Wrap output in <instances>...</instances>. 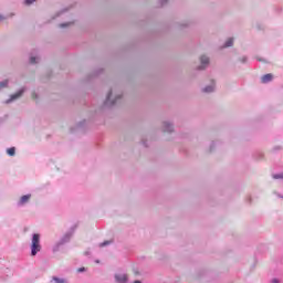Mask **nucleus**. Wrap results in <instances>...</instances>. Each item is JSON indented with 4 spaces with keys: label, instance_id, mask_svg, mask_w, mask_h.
Wrapping results in <instances>:
<instances>
[{
    "label": "nucleus",
    "instance_id": "nucleus-1",
    "mask_svg": "<svg viewBox=\"0 0 283 283\" xmlns=\"http://www.w3.org/2000/svg\"><path fill=\"white\" fill-rule=\"evenodd\" d=\"M41 251V235L39 233L33 234L31 244V255H36Z\"/></svg>",
    "mask_w": 283,
    "mask_h": 283
},
{
    "label": "nucleus",
    "instance_id": "nucleus-5",
    "mask_svg": "<svg viewBox=\"0 0 283 283\" xmlns=\"http://www.w3.org/2000/svg\"><path fill=\"white\" fill-rule=\"evenodd\" d=\"M200 61H201V70H205V66L206 65H209V57H207V56H205V55H202L201 57H200Z\"/></svg>",
    "mask_w": 283,
    "mask_h": 283
},
{
    "label": "nucleus",
    "instance_id": "nucleus-11",
    "mask_svg": "<svg viewBox=\"0 0 283 283\" xmlns=\"http://www.w3.org/2000/svg\"><path fill=\"white\" fill-rule=\"evenodd\" d=\"M53 280L55 281V283H67V281H65V279H60L54 276Z\"/></svg>",
    "mask_w": 283,
    "mask_h": 283
},
{
    "label": "nucleus",
    "instance_id": "nucleus-13",
    "mask_svg": "<svg viewBox=\"0 0 283 283\" xmlns=\"http://www.w3.org/2000/svg\"><path fill=\"white\" fill-rule=\"evenodd\" d=\"M34 1H36V0H25L24 3H25V6H32V3H34Z\"/></svg>",
    "mask_w": 283,
    "mask_h": 283
},
{
    "label": "nucleus",
    "instance_id": "nucleus-22",
    "mask_svg": "<svg viewBox=\"0 0 283 283\" xmlns=\"http://www.w3.org/2000/svg\"><path fill=\"white\" fill-rule=\"evenodd\" d=\"M134 283H140V281H134Z\"/></svg>",
    "mask_w": 283,
    "mask_h": 283
},
{
    "label": "nucleus",
    "instance_id": "nucleus-15",
    "mask_svg": "<svg viewBox=\"0 0 283 283\" xmlns=\"http://www.w3.org/2000/svg\"><path fill=\"white\" fill-rule=\"evenodd\" d=\"M112 98V92L108 93L107 97H106V103H109V99Z\"/></svg>",
    "mask_w": 283,
    "mask_h": 283
},
{
    "label": "nucleus",
    "instance_id": "nucleus-17",
    "mask_svg": "<svg viewBox=\"0 0 283 283\" xmlns=\"http://www.w3.org/2000/svg\"><path fill=\"white\" fill-rule=\"evenodd\" d=\"M273 178H274L275 180H277V179H280V178H283V175H274Z\"/></svg>",
    "mask_w": 283,
    "mask_h": 283
},
{
    "label": "nucleus",
    "instance_id": "nucleus-12",
    "mask_svg": "<svg viewBox=\"0 0 283 283\" xmlns=\"http://www.w3.org/2000/svg\"><path fill=\"white\" fill-rule=\"evenodd\" d=\"M2 87H8V80L0 82V90H2Z\"/></svg>",
    "mask_w": 283,
    "mask_h": 283
},
{
    "label": "nucleus",
    "instance_id": "nucleus-6",
    "mask_svg": "<svg viewBox=\"0 0 283 283\" xmlns=\"http://www.w3.org/2000/svg\"><path fill=\"white\" fill-rule=\"evenodd\" d=\"M30 198H32L31 195L22 196L21 199H20V205H25V202H28L30 200Z\"/></svg>",
    "mask_w": 283,
    "mask_h": 283
},
{
    "label": "nucleus",
    "instance_id": "nucleus-14",
    "mask_svg": "<svg viewBox=\"0 0 283 283\" xmlns=\"http://www.w3.org/2000/svg\"><path fill=\"white\" fill-rule=\"evenodd\" d=\"M107 244H112V241H105V242L101 243L99 247H107Z\"/></svg>",
    "mask_w": 283,
    "mask_h": 283
},
{
    "label": "nucleus",
    "instance_id": "nucleus-10",
    "mask_svg": "<svg viewBox=\"0 0 283 283\" xmlns=\"http://www.w3.org/2000/svg\"><path fill=\"white\" fill-rule=\"evenodd\" d=\"M213 90H214V86L211 85V86H207L206 88H203V92H206L207 94H209V93L213 92Z\"/></svg>",
    "mask_w": 283,
    "mask_h": 283
},
{
    "label": "nucleus",
    "instance_id": "nucleus-7",
    "mask_svg": "<svg viewBox=\"0 0 283 283\" xmlns=\"http://www.w3.org/2000/svg\"><path fill=\"white\" fill-rule=\"evenodd\" d=\"M7 154L9 156H14V154H17V148H14V147L8 148Z\"/></svg>",
    "mask_w": 283,
    "mask_h": 283
},
{
    "label": "nucleus",
    "instance_id": "nucleus-8",
    "mask_svg": "<svg viewBox=\"0 0 283 283\" xmlns=\"http://www.w3.org/2000/svg\"><path fill=\"white\" fill-rule=\"evenodd\" d=\"M164 125H165V132H174V126H171V124H169V123H164Z\"/></svg>",
    "mask_w": 283,
    "mask_h": 283
},
{
    "label": "nucleus",
    "instance_id": "nucleus-21",
    "mask_svg": "<svg viewBox=\"0 0 283 283\" xmlns=\"http://www.w3.org/2000/svg\"><path fill=\"white\" fill-rule=\"evenodd\" d=\"M60 28H65V24H61Z\"/></svg>",
    "mask_w": 283,
    "mask_h": 283
},
{
    "label": "nucleus",
    "instance_id": "nucleus-4",
    "mask_svg": "<svg viewBox=\"0 0 283 283\" xmlns=\"http://www.w3.org/2000/svg\"><path fill=\"white\" fill-rule=\"evenodd\" d=\"M262 83H271L273 81V74L269 73L261 77Z\"/></svg>",
    "mask_w": 283,
    "mask_h": 283
},
{
    "label": "nucleus",
    "instance_id": "nucleus-20",
    "mask_svg": "<svg viewBox=\"0 0 283 283\" xmlns=\"http://www.w3.org/2000/svg\"><path fill=\"white\" fill-rule=\"evenodd\" d=\"M32 98H36V93H33V94H32Z\"/></svg>",
    "mask_w": 283,
    "mask_h": 283
},
{
    "label": "nucleus",
    "instance_id": "nucleus-16",
    "mask_svg": "<svg viewBox=\"0 0 283 283\" xmlns=\"http://www.w3.org/2000/svg\"><path fill=\"white\" fill-rule=\"evenodd\" d=\"M30 63H32V64L36 63V57L32 56V57L30 59Z\"/></svg>",
    "mask_w": 283,
    "mask_h": 283
},
{
    "label": "nucleus",
    "instance_id": "nucleus-18",
    "mask_svg": "<svg viewBox=\"0 0 283 283\" xmlns=\"http://www.w3.org/2000/svg\"><path fill=\"white\" fill-rule=\"evenodd\" d=\"M85 271V268L78 269V273H83Z\"/></svg>",
    "mask_w": 283,
    "mask_h": 283
},
{
    "label": "nucleus",
    "instance_id": "nucleus-9",
    "mask_svg": "<svg viewBox=\"0 0 283 283\" xmlns=\"http://www.w3.org/2000/svg\"><path fill=\"white\" fill-rule=\"evenodd\" d=\"M231 45H233V39L232 38L228 39V41L224 44V48H231Z\"/></svg>",
    "mask_w": 283,
    "mask_h": 283
},
{
    "label": "nucleus",
    "instance_id": "nucleus-3",
    "mask_svg": "<svg viewBox=\"0 0 283 283\" xmlns=\"http://www.w3.org/2000/svg\"><path fill=\"white\" fill-rule=\"evenodd\" d=\"M115 280L118 283H126L127 282V274H117L115 276Z\"/></svg>",
    "mask_w": 283,
    "mask_h": 283
},
{
    "label": "nucleus",
    "instance_id": "nucleus-19",
    "mask_svg": "<svg viewBox=\"0 0 283 283\" xmlns=\"http://www.w3.org/2000/svg\"><path fill=\"white\" fill-rule=\"evenodd\" d=\"M272 283H280V281H277V279L272 280Z\"/></svg>",
    "mask_w": 283,
    "mask_h": 283
},
{
    "label": "nucleus",
    "instance_id": "nucleus-2",
    "mask_svg": "<svg viewBox=\"0 0 283 283\" xmlns=\"http://www.w3.org/2000/svg\"><path fill=\"white\" fill-rule=\"evenodd\" d=\"M24 92L25 91L22 88L18 93L12 94L10 99L7 101V103H12V101H17V98H21V96H23Z\"/></svg>",
    "mask_w": 283,
    "mask_h": 283
}]
</instances>
